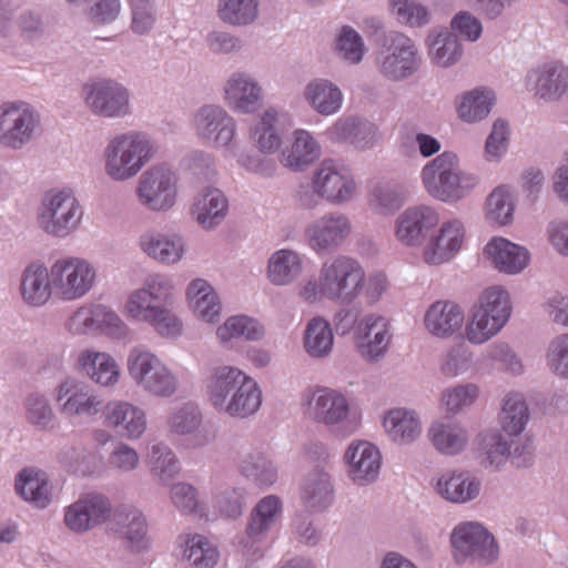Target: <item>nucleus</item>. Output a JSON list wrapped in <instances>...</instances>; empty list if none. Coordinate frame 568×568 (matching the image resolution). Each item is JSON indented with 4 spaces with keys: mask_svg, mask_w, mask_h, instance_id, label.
<instances>
[{
    "mask_svg": "<svg viewBox=\"0 0 568 568\" xmlns=\"http://www.w3.org/2000/svg\"><path fill=\"white\" fill-rule=\"evenodd\" d=\"M174 288V282L169 274H149L141 287L128 295L124 314L128 318L149 324L161 336H180L183 331L182 321L169 307Z\"/></svg>",
    "mask_w": 568,
    "mask_h": 568,
    "instance_id": "f257e3e1",
    "label": "nucleus"
},
{
    "mask_svg": "<svg viewBox=\"0 0 568 568\" xmlns=\"http://www.w3.org/2000/svg\"><path fill=\"white\" fill-rule=\"evenodd\" d=\"M205 394L210 406L220 415L245 419L262 405L258 383L239 367H214L206 378Z\"/></svg>",
    "mask_w": 568,
    "mask_h": 568,
    "instance_id": "f03ea898",
    "label": "nucleus"
},
{
    "mask_svg": "<svg viewBox=\"0 0 568 568\" xmlns=\"http://www.w3.org/2000/svg\"><path fill=\"white\" fill-rule=\"evenodd\" d=\"M365 271L361 263L347 255H335L322 263L316 277L298 286L297 295L308 304L331 301L352 304L362 293Z\"/></svg>",
    "mask_w": 568,
    "mask_h": 568,
    "instance_id": "7ed1b4c3",
    "label": "nucleus"
},
{
    "mask_svg": "<svg viewBox=\"0 0 568 568\" xmlns=\"http://www.w3.org/2000/svg\"><path fill=\"white\" fill-rule=\"evenodd\" d=\"M152 136L138 130H130L111 136L102 152L105 175L114 182L135 178L158 153Z\"/></svg>",
    "mask_w": 568,
    "mask_h": 568,
    "instance_id": "20e7f679",
    "label": "nucleus"
},
{
    "mask_svg": "<svg viewBox=\"0 0 568 568\" xmlns=\"http://www.w3.org/2000/svg\"><path fill=\"white\" fill-rule=\"evenodd\" d=\"M420 180L425 191L444 203L460 201L478 185V178L463 171L457 154L449 151L428 161L422 169Z\"/></svg>",
    "mask_w": 568,
    "mask_h": 568,
    "instance_id": "39448f33",
    "label": "nucleus"
},
{
    "mask_svg": "<svg viewBox=\"0 0 568 568\" xmlns=\"http://www.w3.org/2000/svg\"><path fill=\"white\" fill-rule=\"evenodd\" d=\"M511 314L508 292L501 286L486 288L473 306L465 325V338L473 345H481L496 336Z\"/></svg>",
    "mask_w": 568,
    "mask_h": 568,
    "instance_id": "423d86ee",
    "label": "nucleus"
},
{
    "mask_svg": "<svg viewBox=\"0 0 568 568\" xmlns=\"http://www.w3.org/2000/svg\"><path fill=\"white\" fill-rule=\"evenodd\" d=\"M126 369L136 387L154 398H170L179 389L174 372L161 357L142 346L129 352Z\"/></svg>",
    "mask_w": 568,
    "mask_h": 568,
    "instance_id": "0eeeda50",
    "label": "nucleus"
},
{
    "mask_svg": "<svg viewBox=\"0 0 568 568\" xmlns=\"http://www.w3.org/2000/svg\"><path fill=\"white\" fill-rule=\"evenodd\" d=\"M83 215V206L71 189H52L42 196L37 222L48 235L65 239L80 227Z\"/></svg>",
    "mask_w": 568,
    "mask_h": 568,
    "instance_id": "6e6552de",
    "label": "nucleus"
},
{
    "mask_svg": "<svg viewBox=\"0 0 568 568\" xmlns=\"http://www.w3.org/2000/svg\"><path fill=\"white\" fill-rule=\"evenodd\" d=\"M42 133L40 112L24 100L0 103V148L18 152L39 139Z\"/></svg>",
    "mask_w": 568,
    "mask_h": 568,
    "instance_id": "1a4fd4ad",
    "label": "nucleus"
},
{
    "mask_svg": "<svg viewBox=\"0 0 568 568\" xmlns=\"http://www.w3.org/2000/svg\"><path fill=\"white\" fill-rule=\"evenodd\" d=\"M423 58L416 42L406 33L392 30L375 52V68L386 80L400 82L416 74Z\"/></svg>",
    "mask_w": 568,
    "mask_h": 568,
    "instance_id": "9d476101",
    "label": "nucleus"
},
{
    "mask_svg": "<svg viewBox=\"0 0 568 568\" xmlns=\"http://www.w3.org/2000/svg\"><path fill=\"white\" fill-rule=\"evenodd\" d=\"M302 406L311 420L323 424L343 437L351 436L357 429L356 419L351 417L348 398L336 389H307L302 395Z\"/></svg>",
    "mask_w": 568,
    "mask_h": 568,
    "instance_id": "9b49d317",
    "label": "nucleus"
},
{
    "mask_svg": "<svg viewBox=\"0 0 568 568\" xmlns=\"http://www.w3.org/2000/svg\"><path fill=\"white\" fill-rule=\"evenodd\" d=\"M50 266L54 295L63 302L84 297L95 285L97 268L87 258L62 256Z\"/></svg>",
    "mask_w": 568,
    "mask_h": 568,
    "instance_id": "f8f14e48",
    "label": "nucleus"
},
{
    "mask_svg": "<svg viewBox=\"0 0 568 568\" xmlns=\"http://www.w3.org/2000/svg\"><path fill=\"white\" fill-rule=\"evenodd\" d=\"M82 98L88 110L104 119H123L132 113L131 93L121 82L102 78L82 87Z\"/></svg>",
    "mask_w": 568,
    "mask_h": 568,
    "instance_id": "ddd939ff",
    "label": "nucleus"
},
{
    "mask_svg": "<svg viewBox=\"0 0 568 568\" xmlns=\"http://www.w3.org/2000/svg\"><path fill=\"white\" fill-rule=\"evenodd\" d=\"M450 544L453 557L457 564L466 561L490 564L499 555L494 536L477 521L456 525L450 535Z\"/></svg>",
    "mask_w": 568,
    "mask_h": 568,
    "instance_id": "4468645a",
    "label": "nucleus"
},
{
    "mask_svg": "<svg viewBox=\"0 0 568 568\" xmlns=\"http://www.w3.org/2000/svg\"><path fill=\"white\" fill-rule=\"evenodd\" d=\"M178 176L166 164L153 165L144 171L136 183L138 202L155 213L170 211L176 202Z\"/></svg>",
    "mask_w": 568,
    "mask_h": 568,
    "instance_id": "2eb2a0df",
    "label": "nucleus"
},
{
    "mask_svg": "<svg viewBox=\"0 0 568 568\" xmlns=\"http://www.w3.org/2000/svg\"><path fill=\"white\" fill-rule=\"evenodd\" d=\"M351 217L341 211H329L310 221L303 232L306 245L315 254L341 248L353 234Z\"/></svg>",
    "mask_w": 568,
    "mask_h": 568,
    "instance_id": "dca6fc26",
    "label": "nucleus"
},
{
    "mask_svg": "<svg viewBox=\"0 0 568 568\" xmlns=\"http://www.w3.org/2000/svg\"><path fill=\"white\" fill-rule=\"evenodd\" d=\"M194 135L203 144L225 150L235 148L236 121L219 104L201 105L191 120Z\"/></svg>",
    "mask_w": 568,
    "mask_h": 568,
    "instance_id": "f3484780",
    "label": "nucleus"
},
{
    "mask_svg": "<svg viewBox=\"0 0 568 568\" xmlns=\"http://www.w3.org/2000/svg\"><path fill=\"white\" fill-rule=\"evenodd\" d=\"M53 397L60 414L68 418L95 417L102 413L105 404L89 385L72 376H67L58 383Z\"/></svg>",
    "mask_w": 568,
    "mask_h": 568,
    "instance_id": "a211bd4d",
    "label": "nucleus"
},
{
    "mask_svg": "<svg viewBox=\"0 0 568 568\" xmlns=\"http://www.w3.org/2000/svg\"><path fill=\"white\" fill-rule=\"evenodd\" d=\"M311 176L323 202L343 205L356 196L357 183L351 170L332 159L323 160Z\"/></svg>",
    "mask_w": 568,
    "mask_h": 568,
    "instance_id": "6ab92c4d",
    "label": "nucleus"
},
{
    "mask_svg": "<svg viewBox=\"0 0 568 568\" xmlns=\"http://www.w3.org/2000/svg\"><path fill=\"white\" fill-rule=\"evenodd\" d=\"M223 99L237 114H254L264 104L265 91L261 82L248 71H234L223 84Z\"/></svg>",
    "mask_w": 568,
    "mask_h": 568,
    "instance_id": "aec40b11",
    "label": "nucleus"
},
{
    "mask_svg": "<svg viewBox=\"0 0 568 568\" xmlns=\"http://www.w3.org/2000/svg\"><path fill=\"white\" fill-rule=\"evenodd\" d=\"M439 212L432 205L417 204L405 209L395 220L394 234L404 246H420L428 233L438 226Z\"/></svg>",
    "mask_w": 568,
    "mask_h": 568,
    "instance_id": "412c9836",
    "label": "nucleus"
},
{
    "mask_svg": "<svg viewBox=\"0 0 568 568\" xmlns=\"http://www.w3.org/2000/svg\"><path fill=\"white\" fill-rule=\"evenodd\" d=\"M166 425L169 432L185 436L193 448H202L214 442L215 430L203 424V414L194 403H183L175 406L169 414Z\"/></svg>",
    "mask_w": 568,
    "mask_h": 568,
    "instance_id": "4be33fe9",
    "label": "nucleus"
},
{
    "mask_svg": "<svg viewBox=\"0 0 568 568\" xmlns=\"http://www.w3.org/2000/svg\"><path fill=\"white\" fill-rule=\"evenodd\" d=\"M111 503L101 493L81 495L64 508V524L73 532H85L104 523L111 516Z\"/></svg>",
    "mask_w": 568,
    "mask_h": 568,
    "instance_id": "5701e85b",
    "label": "nucleus"
},
{
    "mask_svg": "<svg viewBox=\"0 0 568 568\" xmlns=\"http://www.w3.org/2000/svg\"><path fill=\"white\" fill-rule=\"evenodd\" d=\"M390 339L389 323L379 314H366L355 324V346L359 355L367 362H376L382 357L386 353Z\"/></svg>",
    "mask_w": 568,
    "mask_h": 568,
    "instance_id": "b1692460",
    "label": "nucleus"
},
{
    "mask_svg": "<svg viewBox=\"0 0 568 568\" xmlns=\"http://www.w3.org/2000/svg\"><path fill=\"white\" fill-rule=\"evenodd\" d=\"M349 480L356 486L375 483L382 467V454L376 445L367 440H353L343 456Z\"/></svg>",
    "mask_w": 568,
    "mask_h": 568,
    "instance_id": "393cba45",
    "label": "nucleus"
},
{
    "mask_svg": "<svg viewBox=\"0 0 568 568\" xmlns=\"http://www.w3.org/2000/svg\"><path fill=\"white\" fill-rule=\"evenodd\" d=\"M101 418L104 427L130 440L140 439L148 426L145 412L122 399L106 402Z\"/></svg>",
    "mask_w": 568,
    "mask_h": 568,
    "instance_id": "a878e982",
    "label": "nucleus"
},
{
    "mask_svg": "<svg viewBox=\"0 0 568 568\" xmlns=\"http://www.w3.org/2000/svg\"><path fill=\"white\" fill-rule=\"evenodd\" d=\"M333 144H348L359 151L371 150L378 141L377 126L364 119L348 115L338 118L324 132Z\"/></svg>",
    "mask_w": 568,
    "mask_h": 568,
    "instance_id": "bb28decb",
    "label": "nucleus"
},
{
    "mask_svg": "<svg viewBox=\"0 0 568 568\" xmlns=\"http://www.w3.org/2000/svg\"><path fill=\"white\" fill-rule=\"evenodd\" d=\"M437 233L426 243L423 257L429 265L449 262L462 248L465 239V225L452 217L438 224Z\"/></svg>",
    "mask_w": 568,
    "mask_h": 568,
    "instance_id": "cd10ccee",
    "label": "nucleus"
},
{
    "mask_svg": "<svg viewBox=\"0 0 568 568\" xmlns=\"http://www.w3.org/2000/svg\"><path fill=\"white\" fill-rule=\"evenodd\" d=\"M138 246L150 260L168 266L181 262L186 253L185 240L178 233L145 231L139 236Z\"/></svg>",
    "mask_w": 568,
    "mask_h": 568,
    "instance_id": "c85d7f7f",
    "label": "nucleus"
},
{
    "mask_svg": "<svg viewBox=\"0 0 568 568\" xmlns=\"http://www.w3.org/2000/svg\"><path fill=\"white\" fill-rule=\"evenodd\" d=\"M432 485L437 496L457 505L475 500L481 491V480L464 470H446L435 477Z\"/></svg>",
    "mask_w": 568,
    "mask_h": 568,
    "instance_id": "c756f323",
    "label": "nucleus"
},
{
    "mask_svg": "<svg viewBox=\"0 0 568 568\" xmlns=\"http://www.w3.org/2000/svg\"><path fill=\"white\" fill-rule=\"evenodd\" d=\"M282 511V500L275 495H268L258 500L247 519L243 539L244 547L250 549L266 539L268 532L280 521Z\"/></svg>",
    "mask_w": 568,
    "mask_h": 568,
    "instance_id": "7c9ffc66",
    "label": "nucleus"
},
{
    "mask_svg": "<svg viewBox=\"0 0 568 568\" xmlns=\"http://www.w3.org/2000/svg\"><path fill=\"white\" fill-rule=\"evenodd\" d=\"M20 296L30 307H42L54 294L51 266L37 261L28 264L20 276Z\"/></svg>",
    "mask_w": 568,
    "mask_h": 568,
    "instance_id": "2f4dec72",
    "label": "nucleus"
},
{
    "mask_svg": "<svg viewBox=\"0 0 568 568\" xmlns=\"http://www.w3.org/2000/svg\"><path fill=\"white\" fill-rule=\"evenodd\" d=\"M300 501L308 513H323L334 501V485L331 475L315 468L308 471L300 484Z\"/></svg>",
    "mask_w": 568,
    "mask_h": 568,
    "instance_id": "473e14b6",
    "label": "nucleus"
},
{
    "mask_svg": "<svg viewBox=\"0 0 568 568\" xmlns=\"http://www.w3.org/2000/svg\"><path fill=\"white\" fill-rule=\"evenodd\" d=\"M526 84L542 100H558L568 89V68L555 62L542 64L527 74Z\"/></svg>",
    "mask_w": 568,
    "mask_h": 568,
    "instance_id": "72a5a7b5",
    "label": "nucleus"
},
{
    "mask_svg": "<svg viewBox=\"0 0 568 568\" xmlns=\"http://www.w3.org/2000/svg\"><path fill=\"white\" fill-rule=\"evenodd\" d=\"M112 529L124 540L133 552H142L150 548L148 523L141 510L133 507L119 509L112 519Z\"/></svg>",
    "mask_w": 568,
    "mask_h": 568,
    "instance_id": "f704fd0d",
    "label": "nucleus"
},
{
    "mask_svg": "<svg viewBox=\"0 0 568 568\" xmlns=\"http://www.w3.org/2000/svg\"><path fill=\"white\" fill-rule=\"evenodd\" d=\"M16 494L34 508L44 509L52 500L48 474L37 467L21 469L14 479Z\"/></svg>",
    "mask_w": 568,
    "mask_h": 568,
    "instance_id": "c9c22d12",
    "label": "nucleus"
},
{
    "mask_svg": "<svg viewBox=\"0 0 568 568\" xmlns=\"http://www.w3.org/2000/svg\"><path fill=\"white\" fill-rule=\"evenodd\" d=\"M304 102L317 114L331 116L343 105L342 90L331 80L316 78L306 83L302 91Z\"/></svg>",
    "mask_w": 568,
    "mask_h": 568,
    "instance_id": "e433bc0d",
    "label": "nucleus"
},
{
    "mask_svg": "<svg viewBox=\"0 0 568 568\" xmlns=\"http://www.w3.org/2000/svg\"><path fill=\"white\" fill-rule=\"evenodd\" d=\"M229 212V201L219 190L209 187L199 193L191 207V213L202 230L219 227Z\"/></svg>",
    "mask_w": 568,
    "mask_h": 568,
    "instance_id": "4c0bfd02",
    "label": "nucleus"
},
{
    "mask_svg": "<svg viewBox=\"0 0 568 568\" xmlns=\"http://www.w3.org/2000/svg\"><path fill=\"white\" fill-rule=\"evenodd\" d=\"M462 307L450 301H436L426 311L424 324L428 333L448 338L459 331L464 323Z\"/></svg>",
    "mask_w": 568,
    "mask_h": 568,
    "instance_id": "58836bf2",
    "label": "nucleus"
},
{
    "mask_svg": "<svg viewBox=\"0 0 568 568\" xmlns=\"http://www.w3.org/2000/svg\"><path fill=\"white\" fill-rule=\"evenodd\" d=\"M321 155V146L313 134L304 129H297L293 132L291 145L283 149L280 153V163L294 171H304L310 164Z\"/></svg>",
    "mask_w": 568,
    "mask_h": 568,
    "instance_id": "ea45409f",
    "label": "nucleus"
},
{
    "mask_svg": "<svg viewBox=\"0 0 568 568\" xmlns=\"http://www.w3.org/2000/svg\"><path fill=\"white\" fill-rule=\"evenodd\" d=\"M81 372L93 383L111 387L120 379V366L110 354L94 349H84L78 356Z\"/></svg>",
    "mask_w": 568,
    "mask_h": 568,
    "instance_id": "a19ab883",
    "label": "nucleus"
},
{
    "mask_svg": "<svg viewBox=\"0 0 568 568\" xmlns=\"http://www.w3.org/2000/svg\"><path fill=\"white\" fill-rule=\"evenodd\" d=\"M485 253L495 268L505 274H518L529 263L528 251L504 237H494L485 246Z\"/></svg>",
    "mask_w": 568,
    "mask_h": 568,
    "instance_id": "79ce46f5",
    "label": "nucleus"
},
{
    "mask_svg": "<svg viewBox=\"0 0 568 568\" xmlns=\"http://www.w3.org/2000/svg\"><path fill=\"white\" fill-rule=\"evenodd\" d=\"M428 438L438 453L455 456L466 449L469 434L459 422L436 420L428 428Z\"/></svg>",
    "mask_w": 568,
    "mask_h": 568,
    "instance_id": "37998d69",
    "label": "nucleus"
},
{
    "mask_svg": "<svg viewBox=\"0 0 568 568\" xmlns=\"http://www.w3.org/2000/svg\"><path fill=\"white\" fill-rule=\"evenodd\" d=\"M186 296L196 318L210 324L219 322L222 312L221 301L207 281L203 278L193 280L187 285Z\"/></svg>",
    "mask_w": 568,
    "mask_h": 568,
    "instance_id": "c03bdc74",
    "label": "nucleus"
},
{
    "mask_svg": "<svg viewBox=\"0 0 568 568\" xmlns=\"http://www.w3.org/2000/svg\"><path fill=\"white\" fill-rule=\"evenodd\" d=\"M176 549L192 568H213L220 557L217 548L200 534L179 535Z\"/></svg>",
    "mask_w": 568,
    "mask_h": 568,
    "instance_id": "a18cd8bd",
    "label": "nucleus"
},
{
    "mask_svg": "<svg viewBox=\"0 0 568 568\" xmlns=\"http://www.w3.org/2000/svg\"><path fill=\"white\" fill-rule=\"evenodd\" d=\"M284 118L285 113L271 108L251 128V140L262 154H274L281 149L283 139L278 125Z\"/></svg>",
    "mask_w": 568,
    "mask_h": 568,
    "instance_id": "49530a36",
    "label": "nucleus"
},
{
    "mask_svg": "<svg viewBox=\"0 0 568 568\" xmlns=\"http://www.w3.org/2000/svg\"><path fill=\"white\" fill-rule=\"evenodd\" d=\"M303 254L293 248H280L267 261V277L276 286L294 283L303 273Z\"/></svg>",
    "mask_w": 568,
    "mask_h": 568,
    "instance_id": "de8ad7c7",
    "label": "nucleus"
},
{
    "mask_svg": "<svg viewBox=\"0 0 568 568\" xmlns=\"http://www.w3.org/2000/svg\"><path fill=\"white\" fill-rule=\"evenodd\" d=\"M385 433L396 444L415 442L422 433V424L416 412L407 408L389 409L383 418Z\"/></svg>",
    "mask_w": 568,
    "mask_h": 568,
    "instance_id": "09e8293b",
    "label": "nucleus"
},
{
    "mask_svg": "<svg viewBox=\"0 0 568 568\" xmlns=\"http://www.w3.org/2000/svg\"><path fill=\"white\" fill-rule=\"evenodd\" d=\"M428 57L440 68L456 64L463 57V47L458 37L447 29H433L426 38Z\"/></svg>",
    "mask_w": 568,
    "mask_h": 568,
    "instance_id": "8fccbe9b",
    "label": "nucleus"
},
{
    "mask_svg": "<svg viewBox=\"0 0 568 568\" xmlns=\"http://www.w3.org/2000/svg\"><path fill=\"white\" fill-rule=\"evenodd\" d=\"M496 101L493 90L478 87L463 93L457 100V114L467 123H476L488 116Z\"/></svg>",
    "mask_w": 568,
    "mask_h": 568,
    "instance_id": "3c124183",
    "label": "nucleus"
},
{
    "mask_svg": "<svg viewBox=\"0 0 568 568\" xmlns=\"http://www.w3.org/2000/svg\"><path fill=\"white\" fill-rule=\"evenodd\" d=\"M303 346L312 358L329 356L334 346V334L328 321L322 316L311 318L303 335Z\"/></svg>",
    "mask_w": 568,
    "mask_h": 568,
    "instance_id": "603ef678",
    "label": "nucleus"
},
{
    "mask_svg": "<svg viewBox=\"0 0 568 568\" xmlns=\"http://www.w3.org/2000/svg\"><path fill=\"white\" fill-rule=\"evenodd\" d=\"M235 463L239 473L258 487H271L278 479L277 467L263 456L237 453Z\"/></svg>",
    "mask_w": 568,
    "mask_h": 568,
    "instance_id": "864d4df0",
    "label": "nucleus"
},
{
    "mask_svg": "<svg viewBox=\"0 0 568 568\" xmlns=\"http://www.w3.org/2000/svg\"><path fill=\"white\" fill-rule=\"evenodd\" d=\"M216 14L226 26L245 28L258 20L260 0H217Z\"/></svg>",
    "mask_w": 568,
    "mask_h": 568,
    "instance_id": "5fc2aeb1",
    "label": "nucleus"
},
{
    "mask_svg": "<svg viewBox=\"0 0 568 568\" xmlns=\"http://www.w3.org/2000/svg\"><path fill=\"white\" fill-rule=\"evenodd\" d=\"M265 336L264 325L256 318L247 315H233L216 328V337L222 344H227L234 338L246 341H261Z\"/></svg>",
    "mask_w": 568,
    "mask_h": 568,
    "instance_id": "6e6d98bb",
    "label": "nucleus"
},
{
    "mask_svg": "<svg viewBox=\"0 0 568 568\" xmlns=\"http://www.w3.org/2000/svg\"><path fill=\"white\" fill-rule=\"evenodd\" d=\"M529 420V409L523 397L518 393L507 394L503 402L499 414L501 430L508 437L521 435Z\"/></svg>",
    "mask_w": 568,
    "mask_h": 568,
    "instance_id": "4d7b16f0",
    "label": "nucleus"
},
{
    "mask_svg": "<svg viewBox=\"0 0 568 568\" xmlns=\"http://www.w3.org/2000/svg\"><path fill=\"white\" fill-rule=\"evenodd\" d=\"M24 420L38 430H50L54 426L55 414L49 398L40 393L32 392L22 403Z\"/></svg>",
    "mask_w": 568,
    "mask_h": 568,
    "instance_id": "13d9d810",
    "label": "nucleus"
},
{
    "mask_svg": "<svg viewBox=\"0 0 568 568\" xmlns=\"http://www.w3.org/2000/svg\"><path fill=\"white\" fill-rule=\"evenodd\" d=\"M388 10L399 24L424 28L433 20L430 9L418 0H388Z\"/></svg>",
    "mask_w": 568,
    "mask_h": 568,
    "instance_id": "bf43d9fd",
    "label": "nucleus"
},
{
    "mask_svg": "<svg viewBox=\"0 0 568 568\" xmlns=\"http://www.w3.org/2000/svg\"><path fill=\"white\" fill-rule=\"evenodd\" d=\"M480 395L475 383L457 384L445 388L440 394V406L448 415H458L470 409Z\"/></svg>",
    "mask_w": 568,
    "mask_h": 568,
    "instance_id": "052dcab7",
    "label": "nucleus"
},
{
    "mask_svg": "<svg viewBox=\"0 0 568 568\" xmlns=\"http://www.w3.org/2000/svg\"><path fill=\"white\" fill-rule=\"evenodd\" d=\"M148 465L151 474L162 483L171 480L180 471L179 458L173 449L164 443H156L151 446Z\"/></svg>",
    "mask_w": 568,
    "mask_h": 568,
    "instance_id": "680f3d73",
    "label": "nucleus"
},
{
    "mask_svg": "<svg viewBox=\"0 0 568 568\" xmlns=\"http://www.w3.org/2000/svg\"><path fill=\"white\" fill-rule=\"evenodd\" d=\"M334 51L343 61L358 64L364 58L366 47L362 36L354 28L343 26L334 40Z\"/></svg>",
    "mask_w": 568,
    "mask_h": 568,
    "instance_id": "e2e57ef3",
    "label": "nucleus"
},
{
    "mask_svg": "<svg viewBox=\"0 0 568 568\" xmlns=\"http://www.w3.org/2000/svg\"><path fill=\"white\" fill-rule=\"evenodd\" d=\"M128 3L132 32L138 36L149 34L159 18L155 0H129Z\"/></svg>",
    "mask_w": 568,
    "mask_h": 568,
    "instance_id": "0e129e2a",
    "label": "nucleus"
},
{
    "mask_svg": "<svg viewBox=\"0 0 568 568\" xmlns=\"http://www.w3.org/2000/svg\"><path fill=\"white\" fill-rule=\"evenodd\" d=\"M509 437L505 433L489 430L480 435V449L494 468L506 464L509 457Z\"/></svg>",
    "mask_w": 568,
    "mask_h": 568,
    "instance_id": "69168bd1",
    "label": "nucleus"
},
{
    "mask_svg": "<svg viewBox=\"0 0 568 568\" xmlns=\"http://www.w3.org/2000/svg\"><path fill=\"white\" fill-rule=\"evenodd\" d=\"M514 201L506 186L496 187L487 199V219L499 225H506L513 220Z\"/></svg>",
    "mask_w": 568,
    "mask_h": 568,
    "instance_id": "338daca9",
    "label": "nucleus"
},
{
    "mask_svg": "<svg viewBox=\"0 0 568 568\" xmlns=\"http://www.w3.org/2000/svg\"><path fill=\"white\" fill-rule=\"evenodd\" d=\"M247 491L244 487H225L214 491L216 508L230 518L240 517L246 505Z\"/></svg>",
    "mask_w": 568,
    "mask_h": 568,
    "instance_id": "774afa93",
    "label": "nucleus"
}]
</instances>
